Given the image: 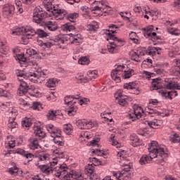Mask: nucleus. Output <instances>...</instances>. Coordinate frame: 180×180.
<instances>
[{
	"label": "nucleus",
	"instance_id": "e433bc0d",
	"mask_svg": "<svg viewBox=\"0 0 180 180\" xmlns=\"http://www.w3.org/2000/svg\"><path fill=\"white\" fill-rule=\"evenodd\" d=\"M32 119L30 118H25L22 122V127H30L32 126Z\"/></svg>",
	"mask_w": 180,
	"mask_h": 180
},
{
	"label": "nucleus",
	"instance_id": "c9c22d12",
	"mask_svg": "<svg viewBox=\"0 0 180 180\" xmlns=\"http://www.w3.org/2000/svg\"><path fill=\"white\" fill-rule=\"evenodd\" d=\"M56 84H58V82H57V79H50L48 80L47 87L48 88H55Z\"/></svg>",
	"mask_w": 180,
	"mask_h": 180
},
{
	"label": "nucleus",
	"instance_id": "f257e3e1",
	"mask_svg": "<svg viewBox=\"0 0 180 180\" xmlns=\"http://www.w3.org/2000/svg\"><path fill=\"white\" fill-rule=\"evenodd\" d=\"M48 15L49 13H47L46 11H43V8H41L40 6L36 7L34 9L33 22H34V23H37V25H40L41 26L44 25L45 29L46 28L51 32H55V30H57V29H58V26L57 25L56 22H43L45 18H47Z\"/></svg>",
	"mask_w": 180,
	"mask_h": 180
},
{
	"label": "nucleus",
	"instance_id": "5701e85b",
	"mask_svg": "<svg viewBox=\"0 0 180 180\" xmlns=\"http://www.w3.org/2000/svg\"><path fill=\"white\" fill-rule=\"evenodd\" d=\"M20 108L23 110H26V109H29L31 108L30 104L27 103V101H25L23 98L19 100Z\"/></svg>",
	"mask_w": 180,
	"mask_h": 180
},
{
	"label": "nucleus",
	"instance_id": "de8ad7c7",
	"mask_svg": "<svg viewBox=\"0 0 180 180\" xmlns=\"http://www.w3.org/2000/svg\"><path fill=\"white\" fill-rule=\"evenodd\" d=\"M87 75L90 79H92V78H96L98 77V74H96V71H89L87 73Z\"/></svg>",
	"mask_w": 180,
	"mask_h": 180
},
{
	"label": "nucleus",
	"instance_id": "79ce46f5",
	"mask_svg": "<svg viewBox=\"0 0 180 180\" xmlns=\"http://www.w3.org/2000/svg\"><path fill=\"white\" fill-rule=\"evenodd\" d=\"M63 131H65L66 134H71V131H72V126H71V124H65L63 127Z\"/></svg>",
	"mask_w": 180,
	"mask_h": 180
},
{
	"label": "nucleus",
	"instance_id": "4be33fe9",
	"mask_svg": "<svg viewBox=\"0 0 180 180\" xmlns=\"http://www.w3.org/2000/svg\"><path fill=\"white\" fill-rule=\"evenodd\" d=\"M133 72H134V70L133 69H125L124 70V72L122 73V78L124 79H127L129 78H131V77L133 75Z\"/></svg>",
	"mask_w": 180,
	"mask_h": 180
},
{
	"label": "nucleus",
	"instance_id": "e2e57ef3",
	"mask_svg": "<svg viewBox=\"0 0 180 180\" xmlns=\"http://www.w3.org/2000/svg\"><path fill=\"white\" fill-rule=\"evenodd\" d=\"M173 6L176 8V9L180 10V0H175Z\"/></svg>",
	"mask_w": 180,
	"mask_h": 180
},
{
	"label": "nucleus",
	"instance_id": "bb28decb",
	"mask_svg": "<svg viewBox=\"0 0 180 180\" xmlns=\"http://www.w3.org/2000/svg\"><path fill=\"white\" fill-rule=\"evenodd\" d=\"M35 34H37L41 39L49 37V34L41 29L37 30V31H35Z\"/></svg>",
	"mask_w": 180,
	"mask_h": 180
},
{
	"label": "nucleus",
	"instance_id": "7ed1b4c3",
	"mask_svg": "<svg viewBox=\"0 0 180 180\" xmlns=\"http://www.w3.org/2000/svg\"><path fill=\"white\" fill-rule=\"evenodd\" d=\"M148 150L150 158H157L158 155H160V157L165 155V150H164V148H160V146H158V143L155 141L150 143Z\"/></svg>",
	"mask_w": 180,
	"mask_h": 180
},
{
	"label": "nucleus",
	"instance_id": "20e7f679",
	"mask_svg": "<svg viewBox=\"0 0 180 180\" xmlns=\"http://www.w3.org/2000/svg\"><path fill=\"white\" fill-rule=\"evenodd\" d=\"M78 98V97L74 96H67L65 97V105H68L70 109L68 111V115H70L71 113L72 115H75V113H77V102Z\"/></svg>",
	"mask_w": 180,
	"mask_h": 180
},
{
	"label": "nucleus",
	"instance_id": "1a4fd4ad",
	"mask_svg": "<svg viewBox=\"0 0 180 180\" xmlns=\"http://www.w3.org/2000/svg\"><path fill=\"white\" fill-rule=\"evenodd\" d=\"M15 6L12 4H6L3 6L2 13L4 18H11L15 13Z\"/></svg>",
	"mask_w": 180,
	"mask_h": 180
},
{
	"label": "nucleus",
	"instance_id": "8fccbe9b",
	"mask_svg": "<svg viewBox=\"0 0 180 180\" xmlns=\"http://www.w3.org/2000/svg\"><path fill=\"white\" fill-rule=\"evenodd\" d=\"M136 37H137V34H136V32H131V34H129L130 39L134 41V43H137V41H139V40H137Z\"/></svg>",
	"mask_w": 180,
	"mask_h": 180
},
{
	"label": "nucleus",
	"instance_id": "338daca9",
	"mask_svg": "<svg viewBox=\"0 0 180 180\" xmlns=\"http://www.w3.org/2000/svg\"><path fill=\"white\" fill-rule=\"evenodd\" d=\"M26 77H27V75L24 74V75H22L21 76H18V79L20 82H26L25 81V78H26Z\"/></svg>",
	"mask_w": 180,
	"mask_h": 180
},
{
	"label": "nucleus",
	"instance_id": "4d7b16f0",
	"mask_svg": "<svg viewBox=\"0 0 180 180\" xmlns=\"http://www.w3.org/2000/svg\"><path fill=\"white\" fill-rule=\"evenodd\" d=\"M167 32L170 33V34H174V36H178L179 33L176 32V30L174 28H167Z\"/></svg>",
	"mask_w": 180,
	"mask_h": 180
},
{
	"label": "nucleus",
	"instance_id": "cd10ccee",
	"mask_svg": "<svg viewBox=\"0 0 180 180\" xmlns=\"http://www.w3.org/2000/svg\"><path fill=\"white\" fill-rule=\"evenodd\" d=\"M11 34H14L15 36H20V34H23L25 36V27L16 28L12 32Z\"/></svg>",
	"mask_w": 180,
	"mask_h": 180
},
{
	"label": "nucleus",
	"instance_id": "dca6fc26",
	"mask_svg": "<svg viewBox=\"0 0 180 180\" xmlns=\"http://www.w3.org/2000/svg\"><path fill=\"white\" fill-rule=\"evenodd\" d=\"M146 124H148L151 129H158L162 125V121L154 120L153 121H146Z\"/></svg>",
	"mask_w": 180,
	"mask_h": 180
},
{
	"label": "nucleus",
	"instance_id": "49530a36",
	"mask_svg": "<svg viewBox=\"0 0 180 180\" xmlns=\"http://www.w3.org/2000/svg\"><path fill=\"white\" fill-rule=\"evenodd\" d=\"M115 137H116V135H115V134H112L110 137V143H112V146H117V144H119V142L116 141Z\"/></svg>",
	"mask_w": 180,
	"mask_h": 180
},
{
	"label": "nucleus",
	"instance_id": "58836bf2",
	"mask_svg": "<svg viewBox=\"0 0 180 180\" xmlns=\"http://www.w3.org/2000/svg\"><path fill=\"white\" fill-rule=\"evenodd\" d=\"M94 166L92 165H89L87 167L84 169L86 175H92L94 174Z\"/></svg>",
	"mask_w": 180,
	"mask_h": 180
},
{
	"label": "nucleus",
	"instance_id": "c03bdc74",
	"mask_svg": "<svg viewBox=\"0 0 180 180\" xmlns=\"http://www.w3.org/2000/svg\"><path fill=\"white\" fill-rule=\"evenodd\" d=\"M158 48L149 47L148 48V55L149 56H156Z\"/></svg>",
	"mask_w": 180,
	"mask_h": 180
},
{
	"label": "nucleus",
	"instance_id": "9b49d317",
	"mask_svg": "<svg viewBox=\"0 0 180 180\" xmlns=\"http://www.w3.org/2000/svg\"><path fill=\"white\" fill-rule=\"evenodd\" d=\"M165 86L167 89H178L180 90V86L178 82H175L174 79H166Z\"/></svg>",
	"mask_w": 180,
	"mask_h": 180
},
{
	"label": "nucleus",
	"instance_id": "0eeeda50",
	"mask_svg": "<svg viewBox=\"0 0 180 180\" xmlns=\"http://www.w3.org/2000/svg\"><path fill=\"white\" fill-rule=\"evenodd\" d=\"M76 124L79 129H89L95 127V124L92 120H79L76 122Z\"/></svg>",
	"mask_w": 180,
	"mask_h": 180
},
{
	"label": "nucleus",
	"instance_id": "c756f323",
	"mask_svg": "<svg viewBox=\"0 0 180 180\" xmlns=\"http://www.w3.org/2000/svg\"><path fill=\"white\" fill-rule=\"evenodd\" d=\"M15 117H16V112H15L14 117L12 119L13 121H11V120H9V123L8 124L9 129H16V127H18V122L13 121L15 120Z\"/></svg>",
	"mask_w": 180,
	"mask_h": 180
},
{
	"label": "nucleus",
	"instance_id": "ea45409f",
	"mask_svg": "<svg viewBox=\"0 0 180 180\" xmlns=\"http://www.w3.org/2000/svg\"><path fill=\"white\" fill-rule=\"evenodd\" d=\"M46 116L49 120H54V119L57 117V112H54V110H51V111H49Z\"/></svg>",
	"mask_w": 180,
	"mask_h": 180
},
{
	"label": "nucleus",
	"instance_id": "4c0bfd02",
	"mask_svg": "<svg viewBox=\"0 0 180 180\" xmlns=\"http://www.w3.org/2000/svg\"><path fill=\"white\" fill-rule=\"evenodd\" d=\"M78 63L81 65H88V64H89V59L86 57H82L78 60Z\"/></svg>",
	"mask_w": 180,
	"mask_h": 180
},
{
	"label": "nucleus",
	"instance_id": "6ab92c4d",
	"mask_svg": "<svg viewBox=\"0 0 180 180\" xmlns=\"http://www.w3.org/2000/svg\"><path fill=\"white\" fill-rule=\"evenodd\" d=\"M131 144L133 147H139L141 146V142L137 136L134 134H131L130 136Z\"/></svg>",
	"mask_w": 180,
	"mask_h": 180
},
{
	"label": "nucleus",
	"instance_id": "c85d7f7f",
	"mask_svg": "<svg viewBox=\"0 0 180 180\" xmlns=\"http://www.w3.org/2000/svg\"><path fill=\"white\" fill-rule=\"evenodd\" d=\"M152 86H153L155 89H161V83L160 82V79L158 78L153 79Z\"/></svg>",
	"mask_w": 180,
	"mask_h": 180
},
{
	"label": "nucleus",
	"instance_id": "7c9ffc66",
	"mask_svg": "<svg viewBox=\"0 0 180 180\" xmlns=\"http://www.w3.org/2000/svg\"><path fill=\"white\" fill-rule=\"evenodd\" d=\"M46 127L47 131L50 133L51 136H54V134H56V131L57 129L54 127V125L49 124H47Z\"/></svg>",
	"mask_w": 180,
	"mask_h": 180
},
{
	"label": "nucleus",
	"instance_id": "a211bd4d",
	"mask_svg": "<svg viewBox=\"0 0 180 180\" xmlns=\"http://www.w3.org/2000/svg\"><path fill=\"white\" fill-rule=\"evenodd\" d=\"M27 77L31 82L36 83L37 79H40V75H39V71L35 72H30L27 75Z\"/></svg>",
	"mask_w": 180,
	"mask_h": 180
},
{
	"label": "nucleus",
	"instance_id": "603ef678",
	"mask_svg": "<svg viewBox=\"0 0 180 180\" xmlns=\"http://www.w3.org/2000/svg\"><path fill=\"white\" fill-rule=\"evenodd\" d=\"M112 79L117 82H120V77L117 76V73H112L111 72Z\"/></svg>",
	"mask_w": 180,
	"mask_h": 180
},
{
	"label": "nucleus",
	"instance_id": "aec40b11",
	"mask_svg": "<svg viewBox=\"0 0 180 180\" xmlns=\"http://www.w3.org/2000/svg\"><path fill=\"white\" fill-rule=\"evenodd\" d=\"M36 34V31L33 28H25L24 30V36L27 37V39H32V36Z\"/></svg>",
	"mask_w": 180,
	"mask_h": 180
},
{
	"label": "nucleus",
	"instance_id": "412c9836",
	"mask_svg": "<svg viewBox=\"0 0 180 180\" xmlns=\"http://www.w3.org/2000/svg\"><path fill=\"white\" fill-rule=\"evenodd\" d=\"M154 158H151L147 155H143L139 160V163L141 165H146V164H148Z\"/></svg>",
	"mask_w": 180,
	"mask_h": 180
},
{
	"label": "nucleus",
	"instance_id": "72a5a7b5",
	"mask_svg": "<svg viewBox=\"0 0 180 180\" xmlns=\"http://www.w3.org/2000/svg\"><path fill=\"white\" fill-rule=\"evenodd\" d=\"M126 70V66L124 65H120L117 67L115 70H113L111 72L114 74H117L118 72H124Z\"/></svg>",
	"mask_w": 180,
	"mask_h": 180
},
{
	"label": "nucleus",
	"instance_id": "2f4dec72",
	"mask_svg": "<svg viewBox=\"0 0 180 180\" xmlns=\"http://www.w3.org/2000/svg\"><path fill=\"white\" fill-rule=\"evenodd\" d=\"M53 141L58 146H64V136L55 137Z\"/></svg>",
	"mask_w": 180,
	"mask_h": 180
},
{
	"label": "nucleus",
	"instance_id": "393cba45",
	"mask_svg": "<svg viewBox=\"0 0 180 180\" xmlns=\"http://www.w3.org/2000/svg\"><path fill=\"white\" fill-rule=\"evenodd\" d=\"M108 38L107 39L108 41L111 40L112 41H110V43H122V39H117L116 36H115L113 34L108 33Z\"/></svg>",
	"mask_w": 180,
	"mask_h": 180
},
{
	"label": "nucleus",
	"instance_id": "f8f14e48",
	"mask_svg": "<svg viewBox=\"0 0 180 180\" xmlns=\"http://www.w3.org/2000/svg\"><path fill=\"white\" fill-rule=\"evenodd\" d=\"M53 41L54 45L58 46L59 49H62L63 50L67 49V44L65 43L64 39L61 37V35L56 36Z\"/></svg>",
	"mask_w": 180,
	"mask_h": 180
},
{
	"label": "nucleus",
	"instance_id": "f704fd0d",
	"mask_svg": "<svg viewBox=\"0 0 180 180\" xmlns=\"http://www.w3.org/2000/svg\"><path fill=\"white\" fill-rule=\"evenodd\" d=\"M22 155H23V157H25V158H27V160H28V162L32 161V160H33V158H34V155H33L32 153H30L29 152H25L24 150H22Z\"/></svg>",
	"mask_w": 180,
	"mask_h": 180
},
{
	"label": "nucleus",
	"instance_id": "864d4df0",
	"mask_svg": "<svg viewBox=\"0 0 180 180\" xmlns=\"http://www.w3.org/2000/svg\"><path fill=\"white\" fill-rule=\"evenodd\" d=\"M18 171L19 170L18 169V167L15 166L11 169H10L8 172L11 174V175H15V174H18Z\"/></svg>",
	"mask_w": 180,
	"mask_h": 180
},
{
	"label": "nucleus",
	"instance_id": "f03ea898",
	"mask_svg": "<svg viewBox=\"0 0 180 180\" xmlns=\"http://www.w3.org/2000/svg\"><path fill=\"white\" fill-rule=\"evenodd\" d=\"M124 153H126L125 150H120L117 153V157H120L121 160L120 162H123V167H125L121 172L114 173V176H116L117 179H120L122 176H127L126 172H129L131 169V167H133L131 163L128 162L127 164L124 162V161H129V159L123 155Z\"/></svg>",
	"mask_w": 180,
	"mask_h": 180
},
{
	"label": "nucleus",
	"instance_id": "5fc2aeb1",
	"mask_svg": "<svg viewBox=\"0 0 180 180\" xmlns=\"http://www.w3.org/2000/svg\"><path fill=\"white\" fill-rule=\"evenodd\" d=\"M62 131L60 129H56L55 131V134L54 136H52L53 139H56V137H63V136L61 135Z\"/></svg>",
	"mask_w": 180,
	"mask_h": 180
},
{
	"label": "nucleus",
	"instance_id": "ddd939ff",
	"mask_svg": "<svg viewBox=\"0 0 180 180\" xmlns=\"http://www.w3.org/2000/svg\"><path fill=\"white\" fill-rule=\"evenodd\" d=\"M141 112H143V108L140 106H138L137 105H135L134 106V115H131V114H129L128 117L129 119H134V117H136V119H141Z\"/></svg>",
	"mask_w": 180,
	"mask_h": 180
},
{
	"label": "nucleus",
	"instance_id": "052dcab7",
	"mask_svg": "<svg viewBox=\"0 0 180 180\" xmlns=\"http://www.w3.org/2000/svg\"><path fill=\"white\" fill-rule=\"evenodd\" d=\"M39 160H41V161H49L50 158L49 157V155H41L39 158Z\"/></svg>",
	"mask_w": 180,
	"mask_h": 180
},
{
	"label": "nucleus",
	"instance_id": "a878e982",
	"mask_svg": "<svg viewBox=\"0 0 180 180\" xmlns=\"http://www.w3.org/2000/svg\"><path fill=\"white\" fill-rule=\"evenodd\" d=\"M110 46H108V51L110 53H116V47L122 45L116 42H110Z\"/></svg>",
	"mask_w": 180,
	"mask_h": 180
},
{
	"label": "nucleus",
	"instance_id": "2eb2a0df",
	"mask_svg": "<svg viewBox=\"0 0 180 180\" xmlns=\"http://www.w3.org/2000/svg\"><path fill=\"white\" fill-rule=\"evenodd\" d=\"M43 5L48 12H51V13L49 14V16H51V15L57 16V14L53 13L56 9H53V4L51 3V0H44Z\"/></svg>",
	"mask_w": 180,
	"mask_h": 180
},
{
	"label": "nucleus",
	"instance_id": "6e6552de",
	"mask_svg": "<svg viewBox=\"0 0 180 180\" xmlns=\"http://www.w3.org/2000/svg\"><path fill=\"white\" fill-rule=\"evenodd\" d=\"M144 32L145 37H150V39H153V40H159L160 37L157 36L156 32H153L154 30V26L150 25L148 27H144L142 29Z\"/></svg>",
	"mask_w": 180,
	"mask_h": 180
},
{
	"label": "nucleus",
	"instance_id": "bf43d9fd",
	"mask_svg": "<svg viewBox=\"0 0 180 180\" xmlns=\"http://www.w3.org/2000/svg\"><path fill=\"white\" fill-rule=\"evenodd\" d=\"M94 5H96V6H98L99 8H101V9H105L103 8V4H105V1H94Z\"/></svg>",
	"mask_w": 180,
	"mask_h": 180
},
{
	"label": "nucleus",
	"instance_id": "69168bd1",
	"mask_svg": "<svg viewBox=\"0 0 180 180\" xmlns=\"http://www.w3.org/2000/svg\"><path fill=\"white\" fill-rule=\"evenodd\" d=\"M31 107L30 108H32L34 109V110H39V106H40V103H33L32 105H30Z\"/></svg>",
	"mask_w": 180,
	"mask_h": 180
},
{
	"label": "nucleus",
	"instance_id": "a19ab883",
	"mask_svg": "<svg viewBox=\"0 0 180 180\" xmlns=\"http://www.w3.org/2000/svg\"><path fill=\"white\" fill-rule=\"evenodd\" d=\"M87 27L91 32H96L99 29V25L95 22L94 24H89Z\"/></svg>",
	"mask_w": 180,
	"mask_h": 180
},
{
	"label": "nucleus",
	"instance_id": "680f3d73",
	"mask_svg": "<svg viewBox=\"0 0 180 180\" xmlns=\"http://www.w3.org/2000/svg\"><path fill=\"white\" fill-rule=\"evenodd\" d=\"M115 99H122V98H124L122 95V91H117L115 94Z\"/></svg>",
	"mask_w": 180,
	"mask_h": 180
},
{
	"label": "nucleus",
	"instance_id": "473e14b6",
	"mask_svg": "<svg viewBox=\"0 0 180 180\" xmlns=\"http://www.w3.org/2000/svg\"><path fill=\"white\" fill-rule=\"evenodd\" d=\"M63 30L65 32H72V30H75V27L72 25H70V23H66L63 26Z\"/></svg>",
	"mask_w": 180,
	"mask_h": 180
},
{
	"label": "nucleus",
	"instance_id": "09e8293b",
	"mask_svg": "<svg viewBox=\"0 0 180 180\" xmlns=\"http://www.w3.org/2000/svg\"><path fill=\"white\" fill-rule=\"evenodd\" d=\"M8 147H10V148H13L16 146V143H15V138H11V141H8L7 143Z\"/></svg>",
	"mask_w": 180,
	"mask_h": 180
},
{
	"label": "nucleus",
	"instance_id": "4468645a",
	"mask_svg": "<svg viewBox=\"0 0 180 180\" xmlns=\"http://www.w3.org/2000/svg\"><path fill=\"white\" fill-rule=\"evenodd\" d=\"M124 89H131L132 94L134 95H139L140 94V91H139L138 87H136V84L134 82L126 83L124 84Z\"/></svg>",
	"mask_w": 180,
	"mask_h": 180
},
{
	"label": "nucleus",
	"instance_id": "9d476101",
	"mask_svg": "<svg viewBox=\"0 0 180 180\" xmlns=\"http://www.w3.org/2000/svg\"><path fill=\"white\" fill-rule=\"evenodd\" d=\"M30 89L29 87V84L26 82H22L20 83V87L18 89V95L20 96H23V95H26L27 91Z\"/></svg>",
	"mask_w": 180,
	"mask_h": 180
},
{
	"label": "nucleus",
	"instance_id": "39448f33",
	"mask_svg": "<svg viewBox=\"0 0 180 180\" xmlns=\"http://www.w3.org/2000/svg\"><path fill=\"white\" fill-rule=\"evenodd\" d=\"M53 15H56V16H60V18H64V16L70 20V22H75V20L79 18V14L78 13H72L67 15V11L64 9L54 10L52 11Z\"/></svg>",
	"mask_w": 180,
	"mask_h": 180
},
{
	"label": "nucleus",
	"instance_id": "6e6d98bb",
	"mask_svg": "<svg viewBox=\"0 0 180 180\" xmlns=\"http://www.w3.org/2000/svg\"><path fill=\"white\" fill-rule=\"evenodd\" d=\"M100 141H101L100 138L94 139L91 141L90 146H98L99 144H98V143H99Z\"/></svg>",
	"mask_w": 180,
	"mask_h": 180
},
{
	"label": "nucleus",
	"instance_id": "b1692460",
	"mask_svg": "<svg viewBox=\"0 0 180 180\" xmlns=\"http://www.w3.org/2000/svg\"><path fill=\"white\" fill-rule=\"evenodd\" d=\"M39 147H40V144H39V140H37V139H34L31 141L30 143V148L31 150H36L37 148H39Z\"/></svg>",
	"mask_w": 180,
	"mask_h": 180
},
{
	"label": "nucleus",
	"instance_id": "774afa93",
	"mask_svg": "<svg viewBox=\"0 0 180 180\" xmlns=\"http://www.w3.org/2000/svg\"><path fill=\"white\" fill-rule=\"evenodd\" d=\"M27 53V54H30V56H34V54H37V52L34 49H28Z\"/></svg>",
	"mask_w": 180,
	"mask_h": 180
},
{
	"label": "nucleus",
	"instance_id": "3c124183",
	"mask_svg": "<svg viewBox=\"0 0 180 180\" xmlns=\"http://www.w3.org/2000/svg\"><path fill=\"white\" fill-rule=\"evenodd\" d=\"M36 136L40 139H44V137H46V133L41 130H38V132L36 133Z\"/></svg>",
	"mask_w": 180,
	"mask_h": 180
},
{
	"label": "nucleus",
	"instance_id": "0e129e2a",
	"mask_svg": "<svg viewBox=\"0 0 180 180\" xmlns=\"http://www.w3.org/2000/svg\"><path fill=\"white\" fill-rule=\"evenodd\" d=\"M93 153L97 154L98 155H101V157H103V155H106V154H105V153L101 150H93Z\"/></svg>",
	"mask_w": 180,
	"mask_h": 180
},
{
	"label": "nucleus",
	"instance_id": "37998d69",
	"mask_svg": "<svg viewBox=\"0 0 180 180\" xmlns=\"http://www.w3.org/2000/svg\"><path fill=\"white\" fill-rule=\"evenodd\" d=\"M170 141H172V143H179L180 142L179 135H178L177 134H173L170 138Z\"/></svg>",
	"mask_w": 180,
	"mask_h": 180
},
{
	"label": "nucleus",
	"instance_id": "13d9d810",
	"mask_svg": "<svg viewBox=\"0 0 180 180\" xmlns=\"http://www.w3.org/2000/svg\"><path fill=\"white\" fill-rule=\"evenodd\" d=\"M146 110L148 113H149V115H153V113L157 115L158 113V111L157 110L152 109L151 110H150V107H147L146 108Z\"/></svg>",
	"mask_w": 180,
	"mask_h": 180
},
{
	"label": "nucleus",
	"instance_id": "a18cd8bd",
	"mask_svg": "<svg viewBox=\"0 0 180 180\" xmlns=\"http://www.w3.org/2000/svg\"><path fill=\"white\" fill-rule=\"evenodd\" d=\"M118 103L120 105V106H127L129 103H127V98H121L118 100Z\"/></svg>",
	"mask_w": 180,
	"mask_h": 180
},
{
	"label": "nucleus",
	"instance_id": "423d86ee",
	"mask_svg": "<svg viewBox=\"0 0 180 180\" xmlns=\"http://www.w3.org/2000/svg\"><path fill=\"white\" fill-rule=\"evenodd\" d=\"M53 161L49 162L47 165H40V169L44 172V174H46L47 175H50L54 169H56V165L58 163L57 158H53Z\"/></svg>",
	"mask_w": 180,
	"mask_h": 180
},
{
	"label": "nucleus",
	"instance_id": "f3484780",
	"mask_svg": "<svg viewBox=\"0 0 180 180\" xmlns=\"http://www.w3.org/2000/svg\"><path fill=\"white\" fill-rule=\"evenodd\" d=\"M160 94H162V96H165V98H169V99H172V96H178V91L174 90L172 91H167L165 89H162L159 91Z\"/></svg>",
	"mask_w": 180,
	"mask_h": 180
}]
</instances>
